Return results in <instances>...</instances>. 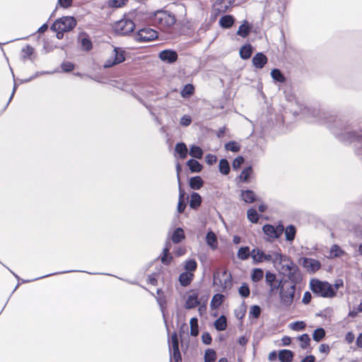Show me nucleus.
Returning a JSON list of instances; mask_svg holds the SVG:
<instances>
[{
  "label": "nucleus",
  "instance_id": "774afa93",
  "mask_svg": "<svg viewBox=\"0 0 362 362\" xmlns=\"http://www.w3.org/2000/svg\"><path fill=\"white\" fill-rule=\"evenodd\" d=\"M221 6V9L223 11L228 10V8L234 4L235 0H218Z\"/></svg>",
  "mask_w": 362,
  "mask_h": 362
},
{
  "label": "nucleus",
  "instance_id": "2eb2a0df",
  "mask_svg": "<svg viewBox=\"0 0 362 362\" xmlns=\"http://www.w3.org/2000/svg\"><path fill=\"white\" fill-rule=\"evenodd\" d=\"M78 40L83 51L88 52L93 48L92 41L86 33H80L78 36Z\"/></svg>",
  "mask_w": 362,
  "mask_h": 362
},
{
  "label": "nucleus",
  "instance_id": "ddd939ff",
  "mask_svg": "<svg viewBox=\"0 0 362 362\" xmlns=\"http://www.w3.org/2000/svg\"><path fill=\"white\" fill-rule=\"evenodd\" d=\"M160 59L168 64H173L178 58L177 53L173 49H164L159 52Z\"/></svg>",
  "mask_w": 362,
  "mask_h": 362
},
{
  "label": "nucleus",
  "instance_id": "69168bd1",
  "mask_svg": "<svg viewBox=\"0 0 362 362\" xmlns=\"http://www.w3.org/2000/svg\"><path fill=\"white\" fill-rule=\"evenodd\" d=\"M61 68L65 73H69L74 69V64L70 62H63L61 64Z\"/></svg>",
  "mask_w": 362,
  "mask_h": 362
},
{
  "label": "nucleus",
  "instance_id": "a19ab883",
  "mask_svg": "<svg viewBox=\"0 0 362 362\" xmlns=\"http://www.w3.org/2000/svg\"><path fill=\"white\" fill-rule=\"evenodd\" d=\"M325 330L322 327H317L312 333L313 339L316 341H320L325 336Z\"/></svg>",
  "mask_w": 362,
  "mask_h": 362
},
{
  "label": "nucleus",
  "instance_id": "412c9836",
  "mask_svg": "<svg viewBox=\"0 0 362 362\" xmlns=\"http://www.w3.org/2000/svg\"><path fill=\"white\" fill-rule=\"evenodd\" d=\"M293 356V351L290 349H283L278 351V359L280 362H291Z\"/></svg>",
  "mask_w": 362,
  "mask_h": 362
},
{
  "label": "nucleus",
  "instance_id": "c03bdc74",
  "mask_svg": "<svg viewBox=\"0 0 362 362\" xmlns=\"http://www.w3.org/2000/svg\"><path fill=\"white\" fill-rule=\"evenodd\" d=\"M246 312H247V305H246L245 302L243 300V301H242L239 308L234 310V314L237 319L242 320L245 317Z\"/></svg>",
  "mask_w": 362,
  "mask_h": 362
},
{
  "label": "nucleus",
  "instance_id": "473e14b6",
  "mask_svg": "<svg viewBox=\"0 0 362 362\" xmlns=\"http://www.w3.org/2000/svg\"><path fill=\"white\" fill-rule=\"evenodd\" d=\"M264 276V270L262 268L254 267L250 271V279L254 283H257L262 279Z\"/></svg>",
  "mask_w": 362,
  "mask_h": 362
},
{
  "label": "nucleus",
  "instance_id": "8fccbe9b",
  "mask_svg": "<svg viewBox=\"0 0 362 362\" xmlns=\"http://www.w3.org/2000/svg\"><path fill=\"white\" fill-rule=\"evenodd\" d=\"M305 325H306V324H305V321L296 320V321L291 322L288 325V327L293 331L300 332V331H302L305 328Z\"/></svg>",
  "mask_w": 362,
  "mask_h": 362
},
{
  "label": "nucleus",
  "instance_id": "864d4df0",
  "mask_svg": "<svg viewBox=\"0 0 362 362\" xmlns=\"http://www.w3.org/2000/svg\"><path fill=\"white\" fill-rule=\"evenodd\" d=\"M194 91V88L192 84L187 83L186 84L182 90H181V95L182 98H189L190 97Z\"/></svg>",
  "mask_w": 362,
  "mask_h": 362
},
{
  "label": "nucleus",
  "instance_id": "c85d7f7f",
  "mask_svg": "<svg viewBox=\"0 0 362 362\" xmlns=\"http://www.w3.org/2000/svg\"><path fill=\"white\" fill-rule=\"evenodd\" d=\"M175 151L181 159H185L189 153L187 145L184 142L177 143L175 145Z\"/></svg>",
  "mask_w": 362,
  "mask_h": 362
},
{
  "label": "nucleus",
  "instance_id": "1a4fd4ad",
  "mask_svg": "<svg viewBox=\"0 0 362 362\" xmlns=\"http://www.w3.org/2000/svg\"><path fill=\"white\" fill-rule=\"evenodd\" d=\"M287 258L286 255H283L280 252H273L272 254L265 253L262 257L261 262L263 261L270 262L273 264L274 267L277 271H279V267L283 262H286Z\"/></svg>",
  "mask_w": 362,
  "mask_h": 362
},
{
  "label": "nucleus",
  "instance_id": "dca6fc26",
  "mask_svg": "<svg viewBox=\"0 0 362 362\" xmlns=\"http://www.w3.org/2000/svg\"><path fill=\"white\" fill-rule=\"evenodd\" d=\"M268 59L263 52H257L252 57V65L257 69H262L267 63Z\"/></svg>",
  "mask_w": 362,
  "mask_h": 362
},
{
  "label": "nucleus",
  "instance_id": "a878e982",
  "mask_svg": "<svg viewBox=\"0 0 362 362\" xmlns=\"http://www.w3.org/2000/svg\"><path fill=\"white\" fill-rule=\"evenodd\" d=\"M235 23V18L232 15H225L219 19V25L221 28L228 29Z\"/></svg>",
  "mask_w": 362,
  "mask_h": 362
},
{
  "label": "nucleus",
  "instance_id": "6e6d98bb",
  "mask_svg": "<svg viewBox=\"0 0 362 362\" xmlns=\"http://www.w3.org/2000/svg\"><path fill=\"white\" fill-rule=\"evenodd\" d=\"M225 148L232 152H238L240 149V146L235 141H230L225 144Z\"/></svg>",
  "mask_w": 362,
  "mask_h": 362
},
{
  "label": "nucleus",
  "instance_id": "bf43d9fd",
  "mask_svg": "<svg viewBox=\"0 0 362 362\" xmlns=\"http://www.w3.org/2000/svg\"><path fill=\"white\" fill-rule=\"evenodd\" d=\"M245 158L242 156H237L233 161L232 168L234 170H238L244 163Z\"/></svg>",
  "mask_w": 362,
  "mask_h": 362
},
{
  "label": "nucleus",
  "instance_id": "cd10ccee",
  "mask_svg": "<svg viewBox=\"0 0 362 362\" xmlns=\"http://www.w3.org/2000/svg\"><path fill=\"white\" fill-rule=\"evenodd\" d=\"M252 30V25L249 24L247 21H244L243 23L239 26L237 31V35L242 37H246L249 35Z\"/></svg>",
  "mask_w": 362,
  "mask_h": 362
},
{
  "label": "nucleus",
  "instance_id": "4c0bfd02",
  "mask_svg": "<svg viewBox=\"0 0 362 362\" xmlns=\"http://www.w3.org/2000/svg\"><path fill=\"white\" fill-rule=\"evenodd\" d=\"M160 259V262L164 265H169L172 261L173 257L168 255V249L163 248L160 255L155 259V261Z\"/></svg>",
  "mask_w": 362,
  "mask_h": 362
},
{
  "label": "nucleus",
  "instance_id": "5fc2aeb1",
  "mask_svg": "<svg viewBox=\"0 0 362 362\" xmlns=\"http://www.w3.org/2000/svg\"><path fill=\"white\" fill-rule=\"evenodd\" d=\"M21 52H22V58L23 59H29L30 60H33L32 57H31L34 53V48L33 47L28 45L22 49Z\"/></svg>",
  "mask_w": 362,
  "mask_h": 362
},
{
  "label": "nucleus",
  "instance_id": "f3484780",
  "mask_svg": "<svg viewBox=\"0 0 362 362\" xmlns=\"http://www.w3.org/2000/svg\"><path fill=\"white\" fill-rule=\"evenodd\" d=\"M172 10V13L175 15L176 19L183 21L187 16V8L183 4H174Z\"/></svg>",
  "mask_w": 362,
  "mask_h": 362
},
{
  "label": "nucleus",
  "instance_id": "39448f33",
  "mask_svg": "<svg viewBox=\"0 0 362 362\" xmlns=\"http://www.w3.org/2000/svg\"><path fill=\"white\" fill-rule=\"evenodd\" d=\"M77 24L76 20L73 16H63L57 19L51 25L52 30L60 29L62 31L69 32L73 30Z\"/></svg>",
  "mask_w": 362,
  "mask_h": 362
},
{
  "label": "nucleus",
  "instance_id": "7ed1b4c3",
  "mask_svg": "<svg viewBox=\"0 0 362 362\" xmlns=\"http://www.w3.org/2000/svg\"><path fill=\"white\" fill-rule=\"evenodd\" d=\"M309 288L316 297L333 298L334 293L331 288V284L326 280L311 278L309 281Z\"/></svg>",
  "mask_w": 362,
  "mask_h": 362
},
{
  "label": "nucleus",
  "instance_id": "bb28decb",
  "mask_svg": "<svg viewBox=\"0 0 362 362\" xmlns=\"http://www.w3.org/2000/svg\"><path fill=\"white\" fill-rule=\"evenodd\" d=\"M186 165L192 173H200L203 168L202 165L199 161L193 158L188 160Z\"/></svg>",
  "mask_w": 362,
  "mask_h": 362
},
{
  "label": "nucleus",
  "instance_id": "338daca9",
  "mask_svg": "<svg viewBox=\"0 0 362 362\" xmlns=\"http://www.w3.org/2000/svg\"><path fill=\"white\" fill-rule=\"evenodd\" d=\"M219 273L216 272L213 275V281H212V286H215L216 284H218L220 287H221L223 289L226 288V286L225 284L223 283L222 280L219 277Z\"/></svg>",
  "mask_w": 362,
  "mask_h": 362
},
{
  "label": "nucleus",
  "instance_id": "c756f323",
  "mask_svg": "<svg viewBox=\"0 0 362 362\" xmlns=\"http://www.w3.org/2000/svg\"><path fill=\"white\" fill-rule=\"evenodd\" d=\"M241 197L245 204H252L254 202L257 201L255 193L250 189L242 191Z\"/></svg>",
  "mask_w": 362,
  "mask_h": 362
},
{
  "label": "nucleus",
  "instance_id": "4be33fe9",
  "mask_svg": "<svg viewBox=\"0 0 362 362\" xmlns=\"http://www.w3.org/2000/svg\"><path fill=\"white\" fill-rule=\"evenodd\" d=\"M296 339L299 341V346L302 349H307L308 351H311L312 347L310 346V337L308 333H303L298 335Z\"/></svg>",
  "mask_w": 362,
  "mask_h": 362
},
{
  "label": "nucleus",
  "instance_id": "09e8293b",
  "mask_svg": "<svg viewBox=\"0 0 362 362\" xmlns=\"http://www.w3.org/2000/svg\"><path fill=\"white\" fill-rule=\"evenodd\" d=\"M238 293L239 296L245 299L247 298L250 295V288L249 285L246 282H243L240 287L238 288Z\"/></svg>",
  "mask_w": 362,
  "mask_h": 362
},
{
  "label": "nucleus",
  "instance_id": "e433bc0d",
  "mask_svg": "<svg viewBox=\"0 0 362 362\" xmlns=\"http://www.w3.org/2000/svg\"><path fill=\"white\" fill-rule=\"evenodd\" d=\"M189 154L192 158L201 159L203 157L204 152L200 146L192 144L190 146Z\"/></svg>",
  "mask_w": 362,
  "mask_h": 362
},
{
  "label": "nucleus",
  "instance_id": "423d86ee",
  "mask_svg": "<svg viewBox=\"0 0 362 362\" xmlns=\"http://www.w3.org/2000/svg\"><path fill=\"white\" fill-rule=\"evenodd\" d=\"M134 23L130 19H122L115 23L114 30L117 35H127L133 32Z\"/></svg>",
  "mask_w": 362,
  "mask_h": 362
},
{
  "label": "nucleus",
  "instance_id": "a211bd4d",
  "mask_svg": "<svg viewBox=\"0 0 362 362\" xmlns=\"http://www.w3.org/2000/svg\"><path fill=\"white\" fill-rule=\"evenodd\" d=\"M297 233L296 226L294 224L290 223L284 228V233L285 235V240L289 243H293Z\"/></svg>",
  "mask_w": 362,
  "mask_h": 362
},
{
  "label": "nucleus",
  "instance_id": "ea45409f",
  "mask_svg": "<svg viewBox=\"0 0 362 362\" xmlns=\"http://www.w3.org/2000/svg\"><path fill=\"white\" fill-rule=\"evenodd\" d=\"M204 185V181L200 176L192 177L189 181L190 188L193 189H199Z\"/></svg>",
  "mask_w": 362,
  "mask_h": 362
},
{
  "label": "nucleus",
  "instance_id": "0eeeda50",
  "mask_svg": "<svg viewBox=\"0 0 362 362\" xmlns=\"http://www.w3.org/2000/svg\"><path fill=\"white\" fill-rule=\"evenodd\" d=\"M298 262L309 274H315L320 267L321 263L318 259L301 256L298 259Z\"/></svg>",
  "mask_w": 362,
  "mask_h": 362
},
{
  "label": "nucleus",
  "instance_id": "a18cd8bd",
  "mask_svg": "<svg viewBox=\"0 0 362 362\" xmlns=\"http://www.w3.org/2000/svg\"><path fill=\"white\" fill-rule=\"evenodd\" d=\"M252 173V166H248L247 168H245L241 173L239 175V178L241 181L244 182H249V180L250 178V176Z\"/></svg>",
  "mask_w": 362,
  "mask_h": 362
},
{
  "label": "nucleus",
  "instance_id": "2f4dec72",
  "mask_svg": "<svg viewBox=\"0 0 362 362\" xmlns=\"http://www.w3.org/2000/svg\"><path fill=\"white\" fill-rule=\"evenodd\" d=\"M252 46L250 44H245L240 49V57L244 60L249 59L252 56Z\"/></svg>",
  "mask_w": 362,
  "mask_h": 362
},
{
  "label": "nucleus",
  "instance_id": "f704fd0d",
  "mask_svg": "<svg viewBox=\"0 0 362 362\" xmlns=\"http://www.w3.org/2000/svg\"><path fill=\"white\" fill-rule=\"evenodd\" d=\"M163 272V267L159 266V267H156V272H152L151 274L148 275L147 283L156 286L158 284V276L160 274Z\"/></svg>",
  "mask_w": 362,
  "mask_h": 362
},
{
  "label": "nucleus",
  "instance_id": "9d476101",
  "mask_svg": "<svg viewBox=\"0 0 362 362\" xmlns=\"http://www.w3.org/2000/svg\"><path fill=\"white\" fill-rule=\"evenodd\" d=\"M112 58L108 59L104 64V68H110L125 61L126 52L121 47H115Z\"/></svg>",
  "mask_w": 362,
  "mask_h": 362
},
{
  "label": "nucleus",
  "instance_id": "4d7b16f0",
  "mask_svg": "<svg viewBox=\"0 0 362 362\" xmlns=\"http://www.w3.org/2000/svg\"><path fill=\"white\" fill-rule=\"evenodd\" d=\"M128 0H107V6L110 8H121L127 3Z\"/></svg>",
  "mask_w": 362,
  "mask_h": 362
},
{
  "label": "nucleus",
  "instance_id": "9b49d317",
  "mask_svg": "<svg viewBox=\"0 0 362 362\" xmlns=\"http://www.w3.org/2000/svg\"><path fill=\"white\" fill-rule=\"evenodd\" d=\"M71 272H86L88 274H93V275L94 274H102V275L112 276V274H107V273L88 272L83 271V270L70 269V270H66V271H62V272H56L47 274L43 275L42 276L36 277V278L33 279H23L21 278V279H20V284H25V283L32 282V281H37V280L42 279H44V278L48 277V276H54V275H58V274H66V273H71ZM113 276H115L113 275Z\"/></svg>",
  "mask_w": 362,
  "mask_h": 362
},
{
  "label": "nucleus",
  "instance_id": "de8ad7c7",
  "mask_svg": "<svg viewBox=\"0 0 362 362\" xmlns=\"http://www.w3.org/2000/svg\"><path fill=\"white\" fill-rule=\"evenodd\" d=\"M247 218L248 221L252 223L257 222L259 216L258 213L255 207H250L247 211Z\"/></svg>",
  "mask_w": 362,
  "mask_h": 362
},
{
  "label": "nucleus",
  "instance_id": "f257e3e1",
  "mask_svg": "<svg viewBox=\"0 0 362 362\" xmlns=\"http://www.w3.org/2000/svg\"><path fill=\"white\" fill-rule=\"evenodd\" d=\"M286 262H283L279 267V274L285 276L286 281L289 284L288 286H293L294 288H296V286L303 279L302 273L299 267L289 257H287Z\"/></svg>",
  "mask_w": 362,
  "mask_h": 362
},
{
  "label": "nucleus",
  "instance_id": "052dcab7",
  "mask_svg": "<svg viewBox=\"0 0 362 362\" xmlns=\"http://www.w3.org/2000/svg\"><path fill=\"white\" fill-rule=\"evenodd\" d=\"M199 300L193 301V299H191L187 296L184 304V307L187 310H190L197 306L199 304Z\"/></svg>",
  "mask_w": 362,
  "mask_h": 362
},
{
  "label": "nucleus",
  "instance_id": "37998d69",
  "mask_svg": "<svg viewBox=\"0 0 362 362\" xmlns=\"http://www.w3.org/2000/svg\"><path fill=\"white\" fill-rule=\"evenodd\" d=\"M223 297V295L221 293H215L211 300L210 302V308L211 310L216 309L218 307L221 305L222 303V298Z\"/></svg>",
  "mask_w": 362,
  "mask_h": 362
},
{
  "label": "nucleus",
  "instance_id": "58836bf2",
  "mask_svg": "<svg viewBox=\"0 0 362 362\" xmlns=\"http://www.w3.org/2000/svg\"><path fill=\"white\" fill-rule=\"evenodd\" d=\"M218 170H219V172L223 175H227L229 174L230 170V167L229 162L228 161V160L226 158H221L219 160Z\"/></svg>",
  "mask_w": 362,
  "mask_h": 362
},
{
  "label": "nucleus",
  "instance_id": "b1692460",
  "mask_svg": "<svg viewBox=\"0 0 362 362\" xmlns=\"http://www.w3.org/2000/svg\"><path fill=\"white\" fill-rule=\"evenodd\" d=\"M262 232L267 236L266 240H276L278 239L274 231V226L271 223H265L262 226Z\"/></svg>",
  "mask_w": 362,
  "mask_h": 362
},
{
  "label": "nucleus",
  "instance_id": "7c9ffc66",
  "mask_svg": "<svg viewBox=\"0 0 362 362\" xmlns=\"http://www.w3.org/2000/svg\"><path fill=\"white\" fill-rule=\"evenodd\" d=\"M214 327L218 332L223 331L226 329V327H227L226 317L223 314H221L214 322Z\"/></svg>",
  "mask_w": 362,
  "mask_h": 362
},
{
  "label": "nucleus",
  "instance_id": "13d9d810",
  "mask_svg": "<svg viewBox=\"0 0 362 362\" xmlns=\"http://www.w3.org/2000/svg\"><path fill=\"white\" fill-rule=\"evenodd\" d=\"M189 199L186 204H201L202 203V197L197 192H192L190 197L189 196Z\"/></svg>",
  "mask_w": 362,
  "mask_h": 362
},
{
  "label": "nucleus",
  "instance_id": "3c124183",
  "mask_svg": "<svg viewBox=\"0 0 362 362\" xmlns=\"http://www.w3.org/2000/svg\"><path fill=\"white\" fill-rule=\"evenodd\" d=\"M261 312V307L259 305L255 304L250 307L249 310V319L257 318L259 317Z\"/></svg>",
  "mask_w": 362,
  "mask_h": 362
},
{
  "label": "nucleus",
  "instance_id": "603ef678",
  "mask_svg": "<svg viewBox=\"0 0 362 362\" xmlns=\"http://www.w3.org/2000/svg\"><path fill=\"white\" fill-rule=\"evenodd\" d=\"M216 358V352L214 349L207 348L204 351V362H211Z\"/></svg>",
  "mask_w": 362,
  "mask_h": 362
},
{
  "label": "nucleus",
  "instance_id": "6e6552de",
  "mask_svg": "<svg viewBox=\"0 0 362 362\" xmlns=\"http://www.w3.org/2000/svg\"><path fill=\"white\" fill-rule=\"evenodd\" d=\"M265 284L269 286L267 291V302H269L270 299L276 296L277 293L278 286L276 285V274L270 270H267L265 272Z\"/></svg>",
  "mask_w": 362,
  "mask_h": 362
},
{
  "label": "nucleus",
  "instance_id": "393cba45",
  "mask_svg": "<svg viewBox=\"0 0 362 362\" xmlns=\"http://www.w3.org/2000/svg\"><path fill=\"white\" fill-rule=\"evenodd\" d=\"M346 255V252L343 250L338 244H333L329 252L330 258L341 257Z\"/></svg>",
  "mask_w": 362,
  "mask_h": 362
},
{
  "label": "nucleus",
  "instance_id": "5701e85b",
  "mask_svg": "<svg viewBox=\"0 0 362 362\" xmlns=\"http://www.w3.org/2000/svg\"><path fill=\"white\" fill-rule=\"evenodd\" d=\"M168 347L170 359H173L175 362H182L179 346L175 344L173 346H170V339H168Z\"/></svg>",
  "mask_w": 362,
  "mask_h": 362
},
{
  "label": "nucleus",
  "instance_id": "f8f14e48",
  "mask_svg": "<svg viewBox=\"0 0 362 362\" xmlns=\"http://www.w3.org/2000/svg\"><path fill=\"white\" fill-rule=\"evenodd\" d=\"M158 36V33L150 28H143L139 30L136 40L139 42H149L155 40Z\"/></svg>",
  "mask_w": 362,
  "mask_h": 362
},
{
  "label": "nucleus",
  "instance_id": "c9c22d12",
  "mask_svg": "<svg viewBox=\"0 0 362 362\" xmlns=\"http://www.w3.org/2000/svg\"><path fill=\"white\" fill-rule=\"evenodd\" d=\"M250 253L251 250H250L249 246L242 245L237 252V257L240 260H245L250 257Z\"/></svg>",
  "mask_w": 362,
  "mask_h": 362
},
{
  "label": "nucleus",
  "instance_id": "f03ea898",
  "mask_svg": "<svg viewBox=\"0 0 362 362\" xmlns=\"http://www.w3.org/2000/svg\"><path fill=\"white\" fill-rule=\"evenodd\" d=\"M152 24L161 30H165L171 28L176 23V17L170 11L158 10L150 16Z\"/></svg>",
  "mask_w": 362,
  "mask_h": 362
},
{
  "label": "nucleus",
  "instance_id": "e2e57ef3",
  "mask_svg": "<svg viewBox=\"0 0 362 362\" xmlns=\"http://www.w3.org/2000/svg\"><path fill=\"white\" fill-rule=\"evenodd\" d=\"M274 231L277 236V238H279L281 236L282 233H284V228H285L284 226L282 221L281 220L278 221L277 223L274 225Z\"/></svg>",
  "mask_w": 362,
  "mask_h": 362
},
{
  "label": "nucleus",
  "instance_id": "4468645a",
  "mask_svg": "<svg viewBox=\"0 0 362 362\" xmlns=\"http://www.w3.org/2000/svg\"><path fill=\"white\" fill-rule=\"evenodd\" d=\"M205 243L208 247L212 250H216L218 248V243L216 238L214 232L211 228H209L205 235Z\"/></svg>",
  "mask_w": 362,
  "mask_h": 362
},
{
  "label": "nucleus",
  "instance_id": "79ce46f5",
  "mask_svg": "<svg viewBox=\"0 0 362 362\" xmlns=\"http://www.w3.org/2000/svg\"><path fill=\"white\" fill-rule=\"evenodd\" d=\"M271 76L276 82L284 83L286 81L285 76L279 69H273L271 71Z\"/></svg>",
  "mask_w": 362,
  "mask_h": 362
},
{
  "label": "nucleus",
  "instance_id": "72a5a7b5",
  "mask_svg": "<svg viewBox=\"0 0 362 362\" xmlns=\"http://www.w3.org/2000/svg\"><path fill=\"white\" fill-rule=\"evenodd\" d=\"M264 255V251L259 247H254L251 250L250 257L252 259V264H257L261 262V259Z\"/></svg>",
  "mask_w": 362,
  "mask_h": 362
},
{
  "label": "nucleus",
  "instance_id": "6ab92c4d",
  "mask_svg": "<svg viewBox=\"0 0 362 362\" xmlns=\"http://www.w3.org/2000/svg\"><path fill=\"white\" fill-rule=\"evenodd\" d=\"M194 279V274L189 271L182 272L178 276V281L181 286L185 287L189 286Z\"/></svg>",
  "mask_w": 362,
  "mask_h": 362
},
{
  "label": "nucleus",
  "instance_id": "20e7f679",
  "mask_svg": "<svg viewBox=\"0 0 362 362\" xmlns=\"http://www.w3.org/2000/svg\"><path fill=\"white\" fill-rule=\"evenodd\" d=\"M296 288L293 286H288L286 288H281L277 292L279 293V303L281 307L288 309L291 305L295 298Z\"/></svg>",
  "mask_w": 362,
  "mask_h": 362
},
{
  "label": "nucleus",
  "instance_id": "680f3d73",
  "mask_svg": "<svg viewBox=\"0 0 362 362\" xmlns=\"http://www.w3.org/2000/svg\"><path fill=\"white\" fill-rule=\"evenodd\" d=\"M344 286V281L342 279H337L335 281H334V284H331V288H332V291H333L334 293V296H336L337 293V291Z\"/></svg>",
  "mask_w": 362,
  "mask_h": 362
},
{
  "label": "nucleus",
  "instance_id": "0e129e2a",
  "mask_svg": "<svg viewBox=\"0 0 362 362\" xmlns=\"http://www.w3.org/2000/svg\"><path fill=\"white\" fill-rule=\"evenodd\" d=\"M202 342L204 345H210L212 343V337L208 331H205L202 334L201 336Z\"/></svg>",
  "mask_w": 362,
  "mask_h": 362
},
{
  "label": "nucleus",
  "instance_id": "49530a36",
  "mask_svg": "<svg viewBox=\"0 0 362 362\" xmlns=\"http://www.w3.org/2000/svg\"><path fill=\"white\" fill-rule=\"evenodd\" d=\"M197 263L195 259L188 258L184 262V269L185 271L192 272L196 269Z\"/></svg>",
  "mask_w": 362,
  "mask_h": 362
},
{
  "label": "nucleus",
  "instance_id": "aec40b11",
  "mask_svg": "<svg viewBox=\"0 0 362 362\" xmlns=\"http://www.w3.org/2000/svg\"><path fill=\"white\" fill-rule=\"evenodd\" d=\"M168 237L170 238L173 243H179L185 238L182 229L180 227L176 228L173 231L169 230Z\"/></svg>",
  "mask_w": 362,
  "mask_h": 362
}]
</instances>
